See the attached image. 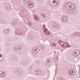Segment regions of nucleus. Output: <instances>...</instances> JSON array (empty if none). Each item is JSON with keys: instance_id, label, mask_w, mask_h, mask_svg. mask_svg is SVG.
<instances>
[{"instance_id": "nucleus-12", "label": "nucleus", "mask_w": 80, "mask_h": 80, "mask_svg": "<svg viewBox=\"0 0 80 80\" xmlns=\"http://www.w3.org/2000/svg\"><path fill=\"white\" fill-rule=\"evenodd\" d=\"M28 5L29 8H32L33 7V3H30V2H29L28 3Z\"/></svg>"}, {"instance_id": "nucleus-30", "label": "nucleus", "mask_w": 80, "mask_h": 80, "mask_svg": "<svg viewBox=\"0 0 80 80\" xmlns=\"http://www.w3.org/2000/svg\"><path fill=\"white\" fill-rule=\"evenodd\" d=\"M5 7H6V8H8V6L7 5H5Z\"/></svg>"}, {"instance_id": "nucleus-3", "label": "nucleus", "mask_w": 80, "mask_h": 80, "mask_svg": "<svg viewBox=\"0 0 80 80\" xmlns=\"http://www.w3.org/2000/svg\"><path fill=\"white\" fill-rule=\"evenodd\" d=\"M15 33L17 35H22L23 34V31H22V30L20 29H18L15 31Z\"/></svg>"}, {"instance_id": "nucleus-6", "label": "nucleus", "mask_w": 80, "mask_h": 80, "mask_svg": "<svg viewBox=\"0 0 80 80\" xmlns=\"http://www.w3.org/2000/svg\"><path fill=\"white\" fill-rule=\"evenodd\" d=\"M66 6L67 7H68V8H72L73 6L72 7V5H73V3L72 2H67L66 3Z\"/></svg>"}, {"instance_id": "nucleus-26", "label": "nucleus", "mask_w": 80, "mask_h": 80, "mask_svg": "<svg viewBox=\"0 0 80 80\" xmlns=\"http://www.w3.org/2000/svg\"><path fill=\"white\" fill-rule=\"evenodd\" d=\"M42 17H44V18H46V17H45V14H42L41 15Z\"/></svg>"}, {"instance_id": "nucleus-4", "label": "nucleus", "mask_w": 80, "mask_h": 80, "mask_svg": "<svg viewBox=\"0 0 80 80\" xmlns=\"http://www.w3.org/2000/svg\"><path fill=\"white\" fill-rule=\"evenodd\" d=\"M74 56H75V57H77L78 56V55H79L80 54V50L78 49H76L74 51Z\"/></svg>"}, {"instance_id": "nucleus-20", "label": "nucleus", "mask_w": 80, "mask_h": 80, "mask_svg": "<svg viewBox=\"0 0 80 80\" xmlns=\"http://www.w3.org/2000/svg\"><path fill=\"white\" fill-rule=\"evenodd\" d=\"M66 44L67 45V46H66V47H70V45L68 44V42H65Z\"/></svg>"}, {"instance_id": "nucleus-35", "label": "nucleus", "mask_w": 80, "mask_h": 80, "mask_svg": "<svg viewBox=\"0 0 80 80\" xmlns=\"http://www.w3.org/2000/svg\"><path fill=\"white\" fill-rule=\"evenodd\" d=\"M18 48V49H20V48Z\"/></svg>"}, {"instance_id": "nucleus-17", "label": "nucleus", "mask_w": 80, "mask_h": 80, "mask_svg": "<svg viewBox=\"0 0 80 80\" xmlns=\"http://www.w3.org/2000/svg\"><path fill=\"white\" fill-rule=\"evenodd\" d=\"M45 46L42 45L40 46V49H41V50H45Z\"/></svg>"}, {"instance_id": "nucleus-21", "label": "nucleus", "mask_w": 80, "mask_h": 80, "mask_svg": "<svg viewBox=\"0 0 80 80\" xmlns=\"http://www.w3.org/2000/svg\"><path fill=\"white\" fill-rule=\"evenodd\" d=\"M23 1L25 3H27L28 2V1H27V0H23Z\"/></svg>"}, {"instance_id": "nucleus-36", "label": "nucleus", "mask_w": 80, "mask_h": 80, "mask_svg": "<svg viewBox=\"0 0 80 80\" xmlns=\"http://www.w3.org/2000/svg\"><path fill=\"white\" fill-rule=\"evenodd\" d=\"M78 67H79V66H80V65H78Z\"/></svg>"}, {"instance_id": "nucleus-31", "label": "nucleus", "mask_w": 80, "mask_h": 80, "mask_svg": "<svg viewBox=\"0 0 80 80\" xmlns=\"http://www.w3.org/2000/svg\"><path fill=\"white\" fill-rule=\"evenodd\" d=\"M79 37H80V32H79Z\"/></svg>"}, {"instance_id": "nucleus-33", "label": "nucleus", "mask_w": 80, "mask_h": 80, "mask_svg": "<svg viewBox=\"0 0 80 80\" xmlns=\"http://www.w3.org/2000/svg\"><path fill=\"white\" fill-rule=\"evenodd\" d=\"M2 55L0 54V57H2Z\"/></svg>"}, {"instance_id": "nucleus-16", "label": "nucleus", "mask_w": 80, "mask_h": 80, "mask_svg": "<svg viewBox=\"0 0 80 80\" xmlns=\"http://www.w3.org/2000/svg\"><path fill=\"white\" fill-rule=\"evenodd\" d=\"M40 72V70H36L35 71V73H36V75H39Z\"/></svg>"}, {"instance_id": "nucleus-28", "label": "nucleus", "mask_w": 80, "mask_h": 80, "mask_svg": "<svg viewBox=\"0 0 80 80\" xmlns=\"http://www.w3.org/2000/svg\"><path fill=\"white\" fill-rule=\"evenodd\" d=\"M61 42H62V41H59V42H58L59 43V44H60L61 45V43H61Z\"/></svg>"}, {"instance_id": "nucleus-23", "label": "nucleus", "mask_w": 80, "mask_h": 80, "mask_svg": "<svg viewBox=\"0 0 80 80\" xmlns=\"http://www.w3.org/2000/svg\"><path fill=\"white\" fill-rule=\"evenodd\" d=\"M18 50V49L17 48V47H15L14 48V50L15 51H17Z\"/></svg>"}, {"instance_id": "nucleus-13", "label": "nucleus", "mask_w": 80, "mask_h": 80, "mask_svg": "<svg viewBox=\"0 0 80 80\" xmlns=\"http://www.w3.org/2000/svg\"><path fill=\"white\" fill-rule=\"evenodd\" d=\"M28 5L29 8H32L33 7V3H30V2H29L28 3Z\"/></svg>"}, {"instance_id": "nucleus-11", "label": "nucleus", "mask_w": 80, "mask_h": 80, "mask_svg": "<svg viewBox=\"0 0 80 80\" xmlns=\"http://www.w3.org/2000/svg\"><path fill=\"white\" fill-rule=\"evenodd\" d=\"M12 25L14 27L15 25H17L18 24V22L16 21H14L12 22Z\"/></svg>"}, {"instance_id": "nucleus-14", "label": "nucleus", "mask_w": 80, "mask_h": 80, "mask_svg": "<svg viewBox=\"0 0 80 80\" xmlns=\"http://www.w3.org/2000/svg\"><path fill=\"white\" fill-rule=\"evenodd\" d=\"M43 27H43V30L44 33H45V32H47L48 31V30L45 27V25H43Z\"/></svg>"}, {"instance_id": "nucleus-7", "label": "nucleus", "mask_w": 80, "mask_h": 80, "mask_svg": "<svg viewBox=\"0 0 80 80\" xmlns=\"http://www.w3.org/2000/svg\"><path fill=\"white\" fill-rule=\"evenodd\" d=\"M38 52H39V49H38V48H36L35 49V48H33L32 52L35 54Z\"/></svg>"}, {"instance_id": "nucleus-8", "label": "nucleus", "mask_w": 80, "mask_h": 80, "mask_svg": "<svg viewBox=\"0 0 80 80\" xmlns=\"http://www.w3.org/2000/svg\"><path fill=\"white\" fill-rule=\"evenodd\" d=\"M75 74V71L73 72V70L72 69L69 70V75H73Z\"/></svg>"}, {"instance_id": "nucleus-22", "label": "nucleus", "mask_w": 80, "mask_h": 80, "mask_svg": "<svg viewBox=\"0 0 80 80\" xmlns=\"http://www.w3.org/2000/svg\"><path fill=\"white\" fill-rule=\"evenodd\" d=\"M47 32V33H46V32ZM45 33H46V35H50V32H49L48 31H47V32H44Z\"/></svg>"}, {"instance_id": "nucleus-2", "label": "nucleus", "mask_w": 80, "mask_h": 80, "mask_svg": "<svg viewBox=\"0 0 80 80\" xmlns=\"http://www.w3.org/2000/svg\"><path fill=\"white\" fill-rule=\"evenodd\" d=\"M68 19V17L67 16H63L62 18V21L63 23H66Z\"/></svg>"}, {"instance_id": "nucleus-24", "label": "nucleus", "mask_w": 80, "mask_h": 80, "mask_svg": "<svg viewBox=\"0 0 80 80\" xmlns=\"http://www.w3.org/2000/svg\"><path fill=\"white\" fill-rule=\"evenodd\" d=\"M28 24L29 25H32V22H29L28 23Z\"/></svg>"}, {"instance_id": "nucleus-25", "label": "nucleus", "mask_w": 80, "mask_h": 80, "mask_svg": "<svg viewBox=\"0 0 80 80\" xmlns=\"http://www.w3.org/2000/svg\"><path fill=\"white\" fill-rule=\"evenodd\" d=\"M76 36H79V32H76Z\"/></svg>"}, {"instance_id": "nucleus-19", "label": "nucleus", "mask_w": 80, "mask_h": 80, "mask_svg": "<svg viewBox=\"0 0 80 80\" xmlns=\"http://www.w3.org/2000/svg\"><path fill=\"white\" fill-rule=\"evenodd\" d=\"M61 47L63 48H66V46L64 44H63L62 45L61 44Z\"/></svg>"}, {"instance_id": "nucleus-9", "label": "nucleus", "mask_w": 80, "mask_h": 80, "mask_svg": "<svg viewBox=\"0 0 80 80\" xmlns=\"http://www.w3.org/2000/svg\"><path fill=\"white\" fill-rule=\"evenodd\" d=\"M4 33L5 35H8L9 34V29H5L4 31Z\"/></svg>"}, {"instance_id": "nucleus-32", "label": "nucleus", "mask_w": 80, "mask_h": 80, "mask_svg": "<svg viewBox=\"0 0 80 80\" xmlns=\"http://www.w3.org/2000/svg\"><path fill=\"white\" fill-rule=\"evenodd\" d=\"M18 53H19V54H20V53H21V52H20V51Z\"/></svg>"}, {"instance_id": "nucleus-10", "label": "nucleus", "mask_w": 80, "mask_h": 80, "mask_svg": "<svg viewBox=\"0 0 80 80\" xmlns=\"http://www.w3.org/2000/svg\"><path fill=\"white\" fill-rule=\"evenodd\" d=\"M5 72H2V71H0V77H5V75H6V74L5 75H4Z\"/></svg>"}, {"instance_id": "nucleus-1", "label": "nucleus", "mask_w": 80, "mask_h": 80, "mask_svg": "<svg viewBox=\"0 0 80 80\" xmlns=\"http://www.w3.org/2000/svg\"><path fill=\"white\" fill-rule=\"evenodd\" d=\"M49 3L51 6L54 7H57L60 5V2L57 0H50Z\"/></svg>"}, {"instance_id": "nucleus-5", "label": "nucleus", "mask_w": 80, "mask_h": 80, "mask_svg": "<svg viewBox=\"0 0 80 80\" xmlns=\"http://www.w3.org/2000/svg\"><path fill=\"white\" fill-rule=\"evenodd\" d=\"M68 11L69 13H72V12H74L76 10V7L74 6L72 9H71V8H68Z\"/></svg>"}, {"instance_id": "nucleus-34", "label": "nucleus", "mask_w": 80, "mask_h": 80, "mask_svg": "<svg viewBox=\"0 0 80 80\" xmlns=\"http://www.w3.org/2000/svg\"><path fill=\"white\" fill-rule=\"evenodd\" d=\"M33 3V2H30V3Z\"/></svg>"}, {"instance_id": "nucleus-15", "label": "nucleus", "mask_w": 80, "mask_h": 80, "mask_svg": "<svg viewBox=\"0 0 80 80\" xmlns=\"http://www.w3.org/2000/svg\"><path fill=\"white\" fill-rule=\"evenodd\" d=\"M34 18L35 19V20H36L37 21H38L39 20V19L38 18V16H37V15H35L34 16Z\"/></svg>"}, {"instance_id": "nucleus-27", "label": "nucleus", "mask_w": 80, "mask_h": 80, "mask_svg": "<svg viewBox=\"0 0 80 80\" xmlns=\"http://www.w3.org/2000/svg\"><path fill=\"white\" fill-rule=\"evenodd\" d=\"M52 46H54L55 47H56L57 46V45L55 44L54 43H53L52 44Z\"/></svg>"}, {"instance_id": "nucleus-18", "label": "nucleus", "mask_w": 80, "mask_h": 80, "mask_svg": "<svg viewBox=\"0 0 80 80\" xmlns=\"http://www.w3.org/2000/svg\"><path fill=\"white\" fill-rule=\"evenodd\" d=\"M24 17L26 19H28V18H29L28 17V16L27 14H25L24 15Z\"/></svg>"}, {"instance_id": "nucleus-29", "label": "nucleus", "mask_w": 80, "mask_h": 80, "mask_svg": "<svg viewBox=\"0 0 80 80\" xmlns=\"http://www.w3.org/2000/svg\"><path fill=\"white\" fill-rule=\"evenodd\" d=\"M74 37H77V35L76 34V32H75L74 33Z\"/></svg>"}]
</instances>
